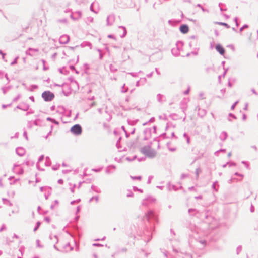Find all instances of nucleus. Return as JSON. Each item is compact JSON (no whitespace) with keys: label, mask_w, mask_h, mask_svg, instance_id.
<instances>
[{"label":"nucleus","mask_w":258,"mask_h":258,"mask_svg":"<svg viewBox=\"0 0 258 258\" xmlns=\"http://www.w3.org/2000/svg\"><path fill=\"white\" fill-rule=\"evenodd\" d=\"M141 151L144 155L150 157L154 156L155 154V152L149 146L143 147Z\"/></svg>","instance_id":"obj_1"},{"label":"nucleus","mask_w":258,"mask_h":258,"mask_svg":"<svg viewBox=\"0 0 258 258\" xmlns=\"http://www.w3.org/2000/svg\"><path fill=\"white\" fill-rule=\"evenodd\" d=\"M42 96L46 101H51L54 97V94L50 91H45L42 93Z\"/></svg>","instance_id":"obj_2"},{"label":"nucleus","mask_w":258,"mask_h":258,"mask_svg":"<svg viewBox=\"0 0 258 258\" xmlns=\"http://www.w3.org/2000/svg\"><path fill=\"white\" fill-rule=\"evenodd\" d=\"M71 132L76 135H80L82 133V128L79 124H76L71 128Z\"/></svg>","instance_id":"obj_3"},{"label":"nucleus","mask_w":258,"mask_h":258,"mask_svg":"<svg viewBox=\"0 0 258 258\" xmlns=\"http://www.w3.org/2000/svg\"><path fill=\"white\" fill-rule=\"evenodd\" d=\"M180 30L182 33L186 34L189 31V27L186 25H182L180 27Z\"/></svg>","instance_id":"obj_4"},{"label":"nucleus","mask_w":258,"mask_h":258,"mask_svg":"<svg viewBox=\"0 0 258 258\" xmlns=\"http://www.w3.org/2000/svg\"><path fill=\"white\" fill-rule=\"evenodd\" d=\"M216 49L217 50V51H218L221 55H223L224 53H225V49L223 47V46H222L220 44H218L216 45Z\"/></svg>","instance_id":"obj_5"},{"label":"nucleus","mask_w":258,"mask_h":258,"mask_svg":"<svg viewBox=\"0 0 258 258\" xmlns=\"http://www.w3.org/2000/svg\"><path fill=\"white\" fill-rule=\"evenodd\" d=\"M217 24H219V25L225 26L227 27H229L228 25L226 23H225L218 22V23H217Z\"/></svg>","instance_id":"obj_6"}]
</instances>
